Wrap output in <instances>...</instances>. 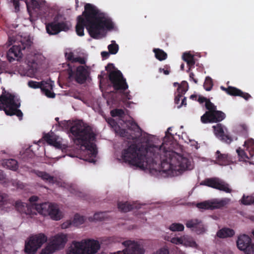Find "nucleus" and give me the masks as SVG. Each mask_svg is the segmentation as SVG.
<instances>
[{
    "label": "nucleus",
    "instance_id": "55",
    "mask_svg": "<svg viewBox=\"0 0 254 254\" xmlns=\"http://www.w3.org/2000/svg\"><path fill=\"white\" fill-rule=\"evenodd\" d=\"M73 60V63L78 62L81 64H84L86 63L85 59L83 58L80 57L75 58V59Z\"/></svg>",
    "mask_w": 254,
    "mask_h": 254
},
{
    "label": "nucleus",
    "instance_id": "37",
    "mask_svg": "<svg viewBox=\"0 0 254 254\" xmlns=\"http://www.w3.org/2000/svg\"><path fill=\"white\" fill-rule=\"evenodd\" d=\"M43 138L50 145H51L53 142H55V139H56L54 134L52 133L50 134L49 133H45Z\"/></svg>",
    "mask_w": 254,
    "mask_h": 254
},
{
    "label": "nucleus",
    "instance_id": "45",
    "mask_svg": "<svg viewBox=\"0 0 254 254\" xmlns=\"http://www.w3.org/2000/svg\"><path fill=\"white\" fill-rule=\"evenodd\" d=\"M247 246L246 249L242 251H243L245 254H254V244L251 243Z\"/></svg>",
    "mask_w": 254,
    "mask_h": 254
},
{
    "label": "nucleus",
    "instance_id": "35",
    "mask_svg": "<svg viewBox=\"0 0 254 254\" xmlns=\"http://www.w3.org/2000/svg\"><path fill=\"white\" fill-rule=\"evenodd\" d=\"M108 49L110 54L115 55L119 51V46L116 43L115 41H112V43L108 45Z\"/></svg>",
    "mask_w": 254,
    "mask_h": 254
},
{
    "label": "nucleus",
    "instance_id": "41",
    "mask_svg": "<svg viewBox=\"0 0 254 254\" xmlns=\"http://www.w3.org/2000/svg\"><path fill=\"white\" fill-rule=\"evenodd\" d=\"M169 229L172 231H182L184 229V226L182 224L175 223L170 225Z\"/></svg>",
    "mask_w": 254,
    "mask_h": 254
},
{
    "label": "nucleus",
    "instance_id": "51",
    "mask_svg": "<svg viewBox=\"0 0 254 254\" xmlns=\"http://www.w3.org/2000/svg\"><path fill=\"white\" fill-rule=\"evenodd\" d=\"M65 57L66 59L68 61L71 62L72 63H73L74 59H75V57H74V54L72 52H69L68 53H65Z\"/></svg>",
    "mask_w": 254,
    "mask_h": 254
},
{
    "label": "nucleus",
    "instance_id": "42",
    "mask_svg": "<svg viewBox=\"0 0 254 254\" xmlns=\"http://www.w3.org/2000/svg\"><path fill=\"white\" fill-rule=\"evenodd\" d=\"M8 182L11 183L13 187H15L18 189H22L24 187V185L23 183L17 180L11 179L10 180H8Z\"/></svg>",
    "mask_w": 254,
    "mask_h": 254
},
{
    "label": "nucleus",
    "instance_id": "6",
    "mask_svg": "<svg viewBox=\"0 0 254 254\" xmlns=\"http://www.w3.org/2000/svg\"><path fill=\"white\" fill-rule=\"evenodd\" d=\"M31 37L28 36H17L9 37L8 46L13 44L7 53L8 60L11 62L22 56V51H30L31 45Z\"/></svg>",
    "mask_w": 254,
    "mask_h": 254
},
{
    "label": "nucleus",
    "instance_id": "49",
    "mask_svg": "<svg viewBox=\"0 0 254 254\" xmlns=\"http://www.w3.org/2000/svg\"><path fill=\"white\" fill-rule=\"evenodd\" d=\"M244 146L247 148V150H249L254 146V139L250 138L245 141Z\"/></svg>",
    "mask_w": 254,
    "mask_h": 254
},
{
    "label": "nucleus",
    "instance_id": "46",
    "mask_svg": "<svg viewBox=\"0 0 254 254\" xmlns=\"http://www.w3.org/2000/svg\"><path fill=\"white\" fill-rule=\"evenodd\" d=\"M205 108L208 110L207 112H213L216 109V107L208 99L205 104Z\"/></svg>",
    "mask_w": 254,
    "mask_h": 254
},
{
    "label": "nucleus",
    "instance_id": "2",
    "mask_svg": "<svg viewBox=\"0 0 254 254\" xmlns=\"http://www.w3.org/2000/svg\"><path fill=\"white\" fill-rule=\"evenodd\" d=\"M82 15L77 17L75 31L77 35L83 36L85 27L92 38L98 39L101 37V31L111 30L114 28L112 19L104 13L101 12L96 6L86 3Z\"/></svg>",
    "mask_w": 254,
    "mask_h": 254
},
{
    "label": "nucleus",
    "instance_id": "61",
    "mask_svg": "<svg viewBox=\"0 0 254 254\" xmlns=\"http://www.w3.org/2000/svg\"><path fill=\"white\" fill-rule=\"evenodd\" d=\"M189 77L190 80H192L196 84L197 83V79L194 78V74L193 72H190V73Z\"/></svg>",
    "mask_w": 254,
    "mask_h": 254
},
{
    "label": "nucleus",
    "instance_id": "26",
    "mask_svg": "<svg viewBox=\"0 0 254 254\" xmlns=\"http://www.w3.org/2000/svg\"><path fill=\"white\" fill-rule=\"evenodd\" d=\"M15 207L18 211L26 215H31L32 213V207L30 204L17 201L15 203Z\"/></svg>",
    "mask_w": 254,
    "mask_h": 254
},
{
    "label": "nucleus",
    "instance_id": "52",
    "mask_svg": "<svg viewBox=\"0 0 254 254\" xmlns=\"http://www.w3.org/2000/svg\"><path fill=\"white\" fill-rule=\"evenodd\" d=\"M25 3L27 6V10L29 13V20L30 21H32V15H31V10H32V6L30 2H28L27 0H25Z\"/></svg>",
    "mask_w": 254,
    "mask_h": 254
},
{
    "label": "nucleus",
    "instance_id": "15",
    "mask_svg": "<svg viewBox=\"0 0 254 254\" xmlns=\"http://www.w3.org/2000/svg\"><path fill=\"white\" fill-rule=\"evenodd\" d=\"M53 86V82L33 81V88H40L41 92L49 98H54L55 97V94L52 91Z\"/></svg>",
    "mask_w": 254,
    "mask_h": 254
},
{
    "label": "nucleus",
    "instance_id": "40",
    "mask_svg": "<svg viewBox=\"0 0 254 254\" xmlns=\"http://www.w3.org/2000/svg\"><path fill=\"white\" fill-rule=\"evenodd\" d=\"M25 252L27 254H32V237L30 236L27 241L25 242Z\"/></svg>",
    "mask_w": 254,
    "mask_h": 254
},
{
    "label": "nucleus",
    "instance_id": "3",
    "mask_svg": "<svg viewBox=\"0 0 254 254\" xmlns=\"http://www.w3.org/2000/svg\"><path fill=\"white\" fill-rule=\"evenodd\" d=\"M34 11L40 16L45 17L46 29L49 35H56L62 31H67L71 27L70 22L63 15L55 14L53 10H49L45 0H33Z\"/></svg>",
    "mask_w": 254,
    "mask_h": 254
},
{
    "label": "nucleus",
    "instance_id": "4",
    "mask_svg": "<svg viewBox=\"0 0 254 254\" xmlns=\"http://www.w3.org/2000/svg\"><path fill=\"white\" fill-rule=\"evenodd\" d=\"M69 132L74 143L85 148L86 156L84 159L89 162H95L97 149L96 145L92 142L96 137L92 127L87 125L77 123L70 127Z\"/></svg>",
    "mask_w": 254,
    "mask_h": 254
},
{
    "label": "nucleus",
    "instance_id": "36",
    "mask_svg": "<svg viewBox=\"0 0 254 254\" xmlns=\"http://www.w3.org/2000/svg\"><path fill=\"white\" fill-rule=\"evenodd\" d=\"M111 115L113 117H119L122 118L125 115V112L122 109H115L111 111Z\"/></svg>",
    "mask_w": 254,
    "mask_h": 254
},
{
    "label": "nucleus",
    "instance_id": "63",
    "mask_svg": "<svg viewBox=\"0 0 254 254\" xmlns=\"http://www.w3.org/2000/svg\"><path fill=\"white\" fill-rule=\"evenodd\" d=\"M101 56L104 59H107L109 56V53L107 52H102L101 53Z\"/></svg>",
    "mask_w": 254,
    "mask_h": 254
},
{
    "label": "nucleus",
    "instance_id": "28",
    "mask_svg": "<svg viewBox=\"0 0 254 254\" xmlns=\"http://www.w3.org/2000/svg\"><path fill=\"white\" fill-rule=\"evenodd\" d=\"M235 235V231L230 228H224L217 232V236L220 238H225L233 237Z\"/></svg>",
    "mask_w": 254,
    "mask_h": 254
},
{
    "label": "nucleus",
    "instance_id": "12",
    "mask_svg": "<svg viewBox=\"0 0 254 254\" xmlns=\"http://www.w3.org/2000/svg\"><path fill=\"white\" fill-rule=\"evenodd\" d=\"M226 117L224 113L216 110L212 112H206L200 118L203 124L218 123L223 120Z\"/></svg>",
    "mask_w": 254,
    "mask_h": 254
},
{
    "label": "nucleus",
    "instance_id": "24",
    "mask_svg": "<svg viewBox=\"0 0 254 254\" xmlns=\"http://www.w3.org/2000/svg\"><path fill=\"white\" fill-rule=\"evenodd\" d=\"M127 128L131 131H134L136 134L135 136H132V139H136L141 135V129L134 121L129 120L126 123Z\"/></svg>",
    "mask_w": 254,
    "mask_h": 254
},
{
    "label": "nucleus",
    "instance_id": "8",
    "mask_svg": "<svg viewBox=\"0 0 254 254\" xmlns=\"http://www.w3.org/2000/svg\"><path fill=\"white\" fill-rule=\"evenodd\" d=\"M100 249L99 242L93 239L80 242L74 241L69 248L67 254H95Z\"/></svg>",
    "mask_w": 254,
    "mask_h": 254
},
{
    "label": "nucleus",
    "instance_id": "17",
    "mask_svg": "<svg viewBox=\"0 0 254 254\" xmlns=\"http://www.w3.org/2000/svg\"><path fill=\"white\" fill-rule=\"evenodd\" d=\"M213 128L216 136L222 141L230 144L233 141L232 137L227 133V129L225 128L224 130L221 124L218 123L216 126H213Z\"/></svg>",
    "mask_w": 254,
    "mask_h": 254
},
{
    "label": "nucleus",
    "instance_id": "13",
    "mask_svg": "<svg viewBox=\"0 0 254 254\" xmlns=\"http://www.w3.org/2000/svg\"><path fill=\"white\" fill-rule=\"evenodd\" d=\"M122 244L126 247L123 250L124 254H143L144 253L143 248L137 242L127 240Z\"/></svg>",
    "mask_w": 254,
    "mask_h": 254
},
{
    "label": "nucleus",
    "instance_id": "50",
    "mask_svg": "<svg viewBox=\"0 0 254 254\" xmlns=\"http://www.w3.org/2000/svg\"><path fill=\"white\" fill-rule=\"evenodd\" d=\"M117 128L118 129H116V132L118 133L122 137H127L128 135V132L126 129L121 128L119 126Z\"/></svg>",
    "mask_w": 254,
    "mask_h": 254
},
{
    "label": "nucleus",
    "instance_id": "20",
    "mask_svg": "<svg viewBox=\"0 0 254 254\" xmlns=\"http://www.w3.org/2000/svg\"><path fill=\"white\" fill-rule=\"evenodd\" d=\"M44 61L45 58L41 53H34L33 55V75L35 72L40 71L41 69L44 67Z\"/></svg>",
    "mask_w": 254,
    "mask_h": 254
},
{
    "label": "nucleus",
    "instance_id": "38",
    "mask_svg": "<svg viewBox=\"0 0 254 254\" xmlns=\"http://www.w3.org/2000/svg\"><path fill=\"white\" fill-rule=\"evenodd\" d=\"M213 85V84L212 79L210 77L207 76L203 84L204 88L206 91H210Z\"/></svg>",
    "mask_w": 254,
    "mask_h": 254
},
{
    "label": "nucleus",
    "instance_id": "31",
    "mask_svg": "<svg viewBox=\"0 0 254 254\" xmlns=\"http://www.w3.org/2000/svg\"><path fill=\"white\" fill-rule=\"evenodd\" d=\"M119 209L123 212H127L130 211L134 208V206L127 202H119L118 203Z\"/></svg>",
    "mask_w": 254,
    "mask_h": 254
},
{
    "label": "nucleus",
    "instance_id": "11",
    "mask_svg": "<svg viewBox=\"0 0 254 254\" xmlns=\"http://www.w3.org/2000/svg\"><path fill=\"white\" fill-rule=\"evenodd\" d=\"M69 78L74 77L75 80L78 83L83 84L87 79L89 75L88 69L83 65H79L76 67V71H74L70 67L68 69Z\"/></svg>",
    "mask_w": 254,
    "mask_h": 254
},
{
    "label": "nucleus",
    "instance_id": "14",
    "mask_svg": "<svg viewBox=\"0 0 254 254\" xmlns=\"http://www.w3.org/2000/svg\"><path fill=\"white\" fill-rule=\"evenodd\" d=\"M228 203L227 199H222L221 200H214L212 201H204L198 203L197 207L200 209L213 210L215 209L221 208L225 206Z\"/></svg>",
    "mask_w": 254,
    "mask_h": 254
},
{
    "label": "nucleus",
    "instance_id": "18",
    "mask_svg": "<svg viewBox=\"0 0 254 254\" xmlns=\"http://www.w3.org/2000/svg\"><path fill=\"white\" fill-rule=\"evenodd\" d=\"M186 227L191 229L197 234H200L205 232V228L202 221L198 219H192L189 220L186 223Z\"/></svg>",
    "mask_w": 254,
    "mask_h": 254
},
{
    "label": "nucleus",
    "instance_id": "43",
    "mask_svg": "<svg viewBox=\"0 0 254 254\" xmlns=\"http://www.w3.org/2000/svg\"><path fill=\"white\" fill-rule=\"evenodd\" d=\"M84 217L82 216H80L78 214H76L74 215L73 222L76 225H80L84 223Z\"/></svg>",
    "mask_w": 254,
    "mask_h": 254
},
{
    "label": "nucleus",
    "instance_id": "44",
    "mask_svg": "<svg viewBox=\"0 0 254 254\" xmlns=\"http://www.w3.org/2000/svg\"><path fill=\"white\" fill-rule=\"evenodd\" d=\"M252 198V194L250 195L246 196L244 195L241 199V203L245 205H250Z\"/></svg>",
    "mask_w": 254,
    "mask_h": 254
},
{
    "label": "nucleus",
    "instance_id": "54",
    "mask_svg": "<svg viewBox=\"0 0 254 254\" xmlns=\"http://www.w3.org/2000/svg\"><path fill=\"white\" fill-rule=\"evenodd\" d=\"M164 67H165V68L166 69L160 68H159V71L160 72H163L164 74H165V75H168L170 73V70H169V69H170V67L168 65H165Z\"/></svg>",
    "mask_w": 254,
    "mask_h": 254
},
{
    "label": "nucleus",
    "instance_id": "1",
    "mask_svg": "<svg viewBox=\"0 0 254 254\" xmlns=\"http://www.w3.org/2000/svg\"><path fill=\"white\" fill-rule=\"evenodd\" d=\"M167 145L165 142L159 146L149 143L132 144L123 150L122 158L126 163L143 170L153 168L157 164L161 165L162 171L167 173L170 171L181 173L191 169L190 162L187 158L167 149Z\"/></svg>",
    "mask_w": 254,
    "mask_h": 254
},
{
    "label": "nucleus",
    "instance_id": "22",
    "mask_svg": "<svg viewBox=\"0 0 254 254\" xmlns=\"http://www.w3.org/2000/svg\"><path fill=\"white\" fill-rule=\"evenodd\" d=\"M189 88V85L186 81H183L182 84L179 85L177 88V94L175 98V103L176 104L180 103V99L183 95L186 93Z\"/></svg>",
    "mask_w": 254,
    "mask_h": 254
},
{
    "label": "nucleus",
    "instance_id": "47",
    "mask_svg": "<svg viewBox=\"0 0 254 254\" xmlns=\"http://www.w3.org/2000/svg\"><path fill=\"white\" fill-rule=\"evenodd\" d=\"M106 121L112 128L115 129V130L117 129V127H119V126H118L117 123L114 119L112 118H109L107 119Z\"/></svg>",
    "mask_w": 254,
    "mask_h": 254
},
{
    "label": "nucleus",
    "instance_id": "56",
    "mask_svg": "<svg viewBox=\"0 0 254 254\" xmlns=\"http://www.w3.org/2000/svg\"><path fill=\"white\" fill-rule=\"evenodd\" d=\"M31 150L30 149V146L26 148L24 150L22 151V155L26 157H29L31 155Z\"/></svg>",
    "mask_w": 254,
    "mask_h": 254
},
{
    "label": "nucleus",
    "instance_id": "59",
    "mask_svg": "<svg viewBox=\"0 0 254 254\" xmlns=\"http://www.w3.org/2000/svg\"><path fill=\"white\" fill-rule=\"evenodd\" d=\"M154 254H169V251L167 249L161 248Z\"/></svg>",
    "mask_w": 254,
    "mask_h": 254
},
{
    "label": "nucleus",
    "instance_id": "10",
    "mask_svg": "<svg viewBox=\"0 0 254 254\" xmlns=\"http://www.w3.org/2000/svg\"><path fill=\"white\" fill-rule=\"evenodd\" d=\"M202 184L227 193L232 192V189L229 188V184L217 178L206 179Z\"/></svg>",
    "mask_w": 254,
    "mask_h": 254
},
{
    "label": "nucleus",
    "instance_id": "5",
    "mask_svg": "<svg viewBox=\"0 0 254 254\" xmlns=\"http://www.w3.org/2000/svg\"><path fill=\"white\" fill-rule=\"evenodd\" d=\"M106 70L109 72V79L114 89L122 94L124 100H130L131 96L129 94L130 92H125L128 86L121 71L116 69L114 64L110 63L106 66Z\"/></svg>",
    "mask_w": 254,
    "mask_h": 254
},
{
    "label": "nucleus",
    "instance_id": "33",
    "mask_svg": "<svg viewBox=\"0 0 254 254\" xmlns=\"http://www.w3.org/2000/svg\"><path fill=\"white\" fill-rule=\"evenodd\" d=\"M32 63L28 61L25 67L20 69V74L23 76L31 77L32 76Z\"/></svg>",
    "mask_w": 254,
    "mask_h": 254
},
{
    "label": "nucleus",
    "instance_id": "25",
    "mask_svg": "<svg viewBox=\"0 0 254 254\" xmlns=\"http://www.w3.org/2000/svg\"><path fill=\"white\" fill-rule=\"evenodd\" d=\"M33 173H35L37 176L40 178L45 182L54 184H55L57 180L54 176H51L48 173L44 171L33 170Z\"/></svg>",
    "mask_w": 254,
    "mask_h": 254
},
{
    "label": "nucleus",
    "instance_id": "7",
    "mask_svg": "<svg viewBox=\"0 0 254 254\" xmlns=\"http://www.w3.org/2000/svg\"><path fill=\"white\" fill-rule=\"evenodd\" d=\"M20 106V101L17 95L4 91L0 96V110H3L8 116L16 115L21 120L23 114L18 109Z\"/></svg>",
    "mask_w": 254,
    "mask_h": 254
},
{
    "label": "nucleus",
    "instance_id": "21",
    "mask_svg": "<svg viewBox=\"0 0 254 254\" xmlns=\"http://www.w3.org/2000/svg\"><path fill=\"white\" fill-rule=\"evenodd\" d=\"M47 240L46 236L43 233L33 235V254H34L38 249L40 248Z\"/></svg>",
    "mask_w": 254,
    "mask_h": 254
},
{
    "label": "nucleus",
    "instance_id": "27",
    "mask_svg": "<svg viewBox=\"0 0 254 254\" xmlns=\"http://www.w3.org/2000/svg\"><path fill=\"white\" fill-rule=\"evenodd\" d=\"M228 155L225 154H222L217 150L216 152V163L220 165H226L229 163Z\"/></svg>",
    "mask_w": 254,
    "mask_h": 254
},
{
    "label": "nucleus",
    "instance_id": "9",
    "mask_svg": "<svg viewBox=\"0 0 254 254\" xmlns=\"http://www.w3.org/2000/svg\"><path fill=\"white\" fill-rule=\"evenodd\" d=\"M35 208L38 213L48 215L53 220H59L62 218V212L56 204L44 203L36 206Z\"/></svg>",
    "mask_w": 254,
    "mask_h": 254
},
{
    "label": "nucleus",
    "instance_id": "58",
    "mask_svg": "<svg viewBox=\"0 0 254 254\" xmlns=\"http://www.w3.org/2000/svg\"><path fill=\"white\" fill-rule=\"evenodd\" d=\"M10 1L13 3L14 6L15 11H18L19 10V3L18 0H10Z\"/></svg>",
    "mask_w": 254,
    "mask_h": 254
},
{
    "label": "nucleus",
    "instance_id": "29",
    "mask_svg": "<svg viewBox=\"0 0 254 254\" xmlns=\"http://www.w3.org/2000/svg\"><path fill=\"white\" fill-rule=\"evenodd\" d=\"M2 165L13 171H16L18 167L17 161L13 159H4L2 162Z\"/></svg>",
    "mask_w": 254,
    "mask_h": 254
},
{
    "label": "nucleus",
    "instance_id": "16",
    "mask_svg": "<svg viewBox=\"0 0 254 254\" xmlns=\"http://www.w3.org/2000/svg\"><path fill=\"white\" fill-rule=\"evenodd\" d=\"M67 241L65 235L59 234L56 235L52 242L48 244L47 246L53 252L63 248Z\"/></svg>",
    "mask_w": 254,
    "mask_h": 254
},
{
    "label": "nucleus",
    "instance_id": "30",
    "mask_svg": "<svg viewBox=\"0 0 254 254\" xmlns=\"http://www.w3.org/2000/svg\"><path fill=\"white\" fill-rule=\"evenodd\" d=\"M183 59L187 63L188 66L189 67L187 70V72H189L191 68L194 67L195 64L194 57L190 53H185L183 55Z\"/></svg>",
    "mask_w": 254,
    "mask_h": 254
},
{
    "label": "nucleus",
    "instance_id": "23",
    "mask_svg": "<svg viewBox=\"0 0 254 254\" xmlns=\"http://www.w3.org/2000/svg\"><path fill=\"white\" fill-rule=\"evenodd\" d=\"M252 243V240L251 238L245 234L240 235L237 241V246L238 248L243 251L246 249L247 245H249Z\"/></svg>",
    "mask_w": 254,
    "mask_h": 254
},
{
    "label": "nucleus",
    "instance_id": "34",
    "mask_svg": "<svg viewBox=\"0 0 254 254\" xmlns=\"http://www.w3.org/2000/svg\"><path fill=\"white\" fill-rule=\"evenodd\" d=\"M68 190L71 193L78 197H82L84 196L83 192L80 191L75 185H70L68 187Z\"/></svg>",
    "mask_w": 254,
    "mask_h": 254
},
{
    "label": "nucleus",
    "instance_id": "39",
    "mask_svg": "<svg viewBox=\"0 0 254 254\" xmlns=\"http://www.w3.org/2000/svg\"><path fill=\"white\" fill-rule=\"evenodd\" d=\"M107 218L106 212H99L94 214L93 219L96 221L105 220Z\"/></svg>",
    "mask_w": 254,
    "mask_h": 254
},
{
    "label": "nucleus",
    "instance_id": "19",
    "mask_svg": "<svg viewBox=\"0 0 254 254\" xmlns=\"http://www.w3.org/2000/svg\"><path fill=\"white\" fill-rule=\"evenodd\" d=\"M221 89L225 91L228 94L234 96H240L246 100H248L252 97L250 94L248 93L244 92L240 89L237 88L236 87L233 86H229L227 88H225L223 86H221Z\"/></svg>",
    "mask_w": 254,
    "mask_h": 254
},
{
    "label": "nucleus",
    "instance_id": "64",
    "mask_svg": "<svg viewBox=\"0 0 254 254\" xmlns=\"http://www.w3.org/2000/svg\"><path fill=\"white\" fill-rule=\"evenodd\" d=\"M248 151L249 152L251 157H252L254 155V146L249 149Z\"/></svg>",
    "mask_w": 254,
    "mask_h": 254
},
{
    "label": "nucleus",
    "instance_id": "57",
    "mask_svg": "<svg viewBox=\"0 0 254 254\" xmlns=\"http://www.w3.org/2000/svg\"><path fill=\"white\" fill-rule=\"evenodd\" d=\"M54 252L47 246L43 249L40 254H52Z\"/></svg>",
    "mask_w": 254,
    "mask_h": 254
},
{
    "label": "nucleus",
    "instance_id": "62",
    "mask_svg": "<svg viewBox=\"0 0 254 254\" xmlns=\"http://www.w3.org/2000/svg\"><path fill=\"white\" fill-rule=\"evenodd\" d=\"M187 99L186 97H184L183 99L182 100V102L181 104L178 106V108H180L182 106H186L187 105V102H186Z\"/></svg>",
    "mask_w": 254,
    "mask_h": 254
},
{
    "label": "nucleus",
    "instance_id": "48",
    "mask_svg": "<svg viewBox=\"0 0 254 254\" xmlns=\"http://www.w3.org/2000/svg\"><path fill=\"white\" fill-rule=\"evenodd\" d=\"M237 153L238 155L243 159H248L250 158L248 156L245 151L240 148L237 149Z\"/></svg>",
    "mask_w": 254,
    "mask_h": 254
},
{
    "label": "nucleus",
    "instance_id": "32",
    "mask_svg": "<svg viewBox=\"0 0 254 254\" xmlns=\"http://www.w3.org/2000/svg\"><path fill=\"white\" fill-rule=\"evenodd\" d=\"M153 51L155 54V58L160 61L165 60L167 58V53L162 49H154Z\"/></svg>",
    "mask_w": 254,
    "mask_h": 254
},
{
    "label": "nucleus",
    "instance_id": "60",
    "mask_svg": "<svg viewBox=\"0 0 254 254\" xmlns=\"http://www.w3.org/2000/svg\"><path fill=\"white\" fill-rule=\"evenodd\" d=\"M208 100V99H207L206 97H204L203 96H199L197 99V101L201 104V103H203L204 102H205V103H206V101Z\"/></svg>",
    "mask_w": 254,
    "mask_h": 254
},
{
    "label": "nucleus",
    "instance_id": "53",
    "mask_svg": "<svg viewBox=\"0 0 254 254\" xmlns=\"http://www.w3.org/2000/svg\"><path fill=\"white\" fill-rule=\"evenodd\" d=\"M171 243L175 244H181L183 243V240L181 238H172L171 240Z\"/></svg>",
    "mask_w": 254,
    "mask_h": 254
}]
</instances>
